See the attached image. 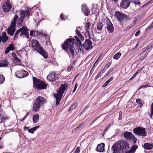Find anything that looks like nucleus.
Returning a JSON list of instances; mask_svg holds the SVG:
<instances>
[{
  "label": "nucleus",
  "mask_w": 153,
  "mask_h": 153,
  "mask_svg": "<svg viewBox=\"0 0 153 153\" xmlns=\"http://www.w3.org/2000/svg\"><path fill=\"white\" fill-rule=\"evenodd\" d=\"M109 83L107 82L106 81L105 83L104 84L102 85V88H104Z\"/></svg>",
  "instance_id": "49"
},
{
  "label": "nucleus",
  "mask_w": 153,
  "mask_h": 153,
  "mask_svg": "<svg viewBox=\"0 0 153 153\" xmlns=\"http://www.w3.org/2000/svg\"><path fill=\"white\" fill-rule=\"evenodd\" d=\"M78 37L79 39H78L77 37H76V39L77 40V42L79 43L80 42L79 40H80L82 41H83L84 39V36L82 34L80 36H79Z\"/></svg>",
  "instance_id": "34"
},
{
  "label": "nucleus",
  "mask_w": 153,
  "mask_h": 153,
  "mask_svg": "<svg viewBox=\"0 0 153 153\" xmlns=\"http://www.w3.org/2000/svg\"><path fill=\"white\" fill-rule=\"evenodd\" d=\"M115 16L118 20V21L121 24L124 23L126 21L130 20L131 19L126 15L121 13L119 11L115 12Z\"/></svg>",
  "instance_id": "6"
},
{
  "label": "nucleus",
  "mask_w": 153,
  "mask_h": 153,
  "mask_svg": "<svg viewBox=\"0 0 153 153\" xmlns=\"http://www.w3.org/2000/svg\"><path fill=\"white\" fill-rule=\"evenodd\" d=\"M136 76V75H135L134 74V75L132 76L130 79V80H131L133 79Z\"/></svg>",
  "instance_id": "63"
},
{
  "label": "nucleus",
  "mask_w": 153,
  "mask_h": 153,
  "mask_svg": "<svg viewBox=\"0 0 153 153\" xmlns=\"http://www.w3.org/2000/svg\"><path fill=\"white\" fill-rule=\"evenodd\" d=\"M82 124L80 125L79 126L75 128L73 130L74 131H75L76 130H79V129L81 128L82 127Z\"/></svg>",
  "instance_id": "42"
},
{
  "label": "nucleus",
  "mask_w": 153,
  "mask_h": 153,
  "mask_svg": "<svg viewBox=\"0 0 153 153\" xmlns=\"http://www.w3.org/2000/svg\"><path fill=\"white\" fill-rule=\"evenodd\" d=\"M105 144L102 143L97 145V151L100 152H103L104 150Z\"/></svg>",
  "instance_id": "24"
},
{
  "label": "nucleus",
  "mask_w": 153,
  "mask_h": 153,
  "mask_svg": "<svg viewBox=\"0 0 153 153\" xmlns=\"http://www.w3.org/2000/svg\"><path fill=\"white\" fill-rule=\"evenodd\" d=\"M73 69V68L72 66H70L69 67H68L67 70L68 71H70L71 70H72Z\"/></svg>",
  "instance_id": "48"
},
{
  "label": "nucleus",
  "mask_w": 153,
  "mask_h": 153,
  "mask_svg": "<svg viewBox=\"0 0 153 153\" xmlns=\"http://www.w3.org/2000/svg\"><path fill=\"white\" fill-rule=\"evenodd\" d=\"M153 27V22L146 29V30L147 31L150 30Z\"/></svg>",
  "instance_id": "39"
},
{
  "label": "nucleus",
  "mask_w": 153,
  "mask_h": 153,
  "mask_svg": "<svg viewBox=\"0 0 153 153\" xmlns=\"http://www.w3.org/2000/svg\"><path fill=\"white\" fill-rule=\"evenodd\" d=\"M137 148V145L134 146L129 151H126L125 153H134Z\"/></svg>",
  "instance_id": "28"
},
{
  "label": "nucleus",
  "mask_w": 153,
  "mask_h": 153,
  "mask_svg": "<svg viewBox=\"0 0 153 153\" xmlns=\"http://www.w3.org/2000/svg\"><path fill=\"white\" fill-rule=\"evenodd\" d=\"M78 85V84H77V83L75 85L74 87V89L75 90H76V89L77 88Z\"/></svg>",
  "instance_id": "60"
},
{
  "label": "nucleus",
  "mask_w": 153,
  "mask_h": 153,
  "mask_svg": "<svg viewBox=\"0 0 153 153\" xmlns=\"http://www.w3.org/2000/svg\"><path fill=\"white\" fill-rule=\"evenodd\" d=\"M106 71V69L105 68H103L102 70L100 71L101 72H102V74L104 73Z\"/></svg>",
  "instance_id": "56"
},
{
  "label": "nucleus",
  "mask_w": 153,
  "mask_h": 153,
  "mask_svg": "<svg viewBox=\"0 0 153 153\" xmlns=\"http://www.w3.org/2000/svg\"><path fill=\"white\" fill-rule=\"evenodd\" d=\"M122 114L123 113L121 111H120L119 112V120H121L122 119Z\"/></svg>",
  "instance_id": "41"
},
{
  "label": "nucleus",
  "mask_w": 153,
  "mask_h": 153,
  "mask_svg": "<svg viewBox=\"0 0 153 153\" xmlns=\"http://www.w3.org/2000/svg\"><path fill=\"white\" fill-rule=\"evenodd\" d=\"M34 86L39 90H42L46 89L47 85L42 80L37 79V78L33 77Z\"/></svg>",
  "instance_id": "7"
},
{
  "label": "nucleus",
  "mask_w": 153,
  "mask_h": 153,
  "mask_svg": "<svg viewBox=\"0 0 153 153\" xmlns=\"http://www.w3.org/2000/svg\"><path fill=\"white\" fill-rule=\"evenodd\" d=\"M111 62H108L106 65L105 66V68L107 69L109 68V67L111 65Z\"/></svg>",
  "instance_id": "44"
},
{
  "label": "nucleus",
  "mask_w": 153,
  "mask_h": 153,
  "mask_svg": "<svg viewBox=\"0 0 153 153\" xmlns=\"http://www.w3.org/2000/svg\"><path fill=\"white\" fill-rule=\"evenodd\" d=\"M26 118V117L24 116V117L23 118L21 119L20 120V121L21 122H22Z\"/></svg>",
  "instance_id": "61"
},
{
  "label": "nucleus",
  "mask_w": 153,
  "mask_h": 153,
  "mask_svg": "<svg viewBox=\"0 0 153 153\" xmlns=\"http://www.w3.org/2000/svg\"><path fill=\"white\" fill-rule=\"evenodd\" d=\"M123 136L127 140H132L133 143H135L137 141V139L131 132L127 131L123 133Z\"/></svg>",
  "instance_id": "11"
},
{
  "label": "nucleus",
  "mask_w": 153,
  "mask_h": 153,
  "mask_svg": "<svg viewBox=\"0 0 153 153\" xmlns=\"http://www.w3.org/2000/svg\"><path fill=\"white\" fill-rule=\"evenodd\" d=\"M103 26V24L102 22H98L97 24V27H96V29L97 31L100 32Z\"/></svg>",
  "instance_id": "25"
},
{
  "label": "nucleus",
  "mask_w": 153,
  "mask_h": 153,
  "mask_svg": "<svg viewBox=\"0 0 153 153\" xmlns=\"http://www.w3.org/2000/svg\"><path fill=\"white\" fill-rule=\"evenodd\" d=\"M105 21L106 22V27L108 32L110 33H112L114 31V28L111 21L108 18H106Z\"/></svg>",
  "instance_id": "12"
},
{
  "label": "nucleus",
  "mask_w": 153,
  "mask_h": 153,
  "mask_svg": "<svg viewBox=\"0 0 153 153\" xmlns=\"http://www.w3.org/2000/svg\"><path fill=\"white\" fill-rule=\"evenodd\" d=\"M129 144L125 140L119 141L116 142L111 147L113 153H120L129 148Z\"/></svg>",
  "instance_id": "2"
},
{
  "label": "nucleus",
  "mask_w": 153,
  "mask_h": 153,
  "mask_svg": "<svg viewBox=\"0 0 153 153\" xmlns=\"http://www.w3.org/2000/svg\"><path fill=\"white\" fill-rule=\"evenodd\" d=\"M136 102L139 105V106L141 107L143 105V104L141 102V100L140 99H137L136 100Z\"/></svg>",
  "instance_id": "35"
},
{
  "label": "nucleus",
  "mask_w": 153,
  "mask_h": 153,
  "mask_svg": "<svg viewBox=\"0 0 153 153\" xmlns=\"http://www.w3.org/2000/svg\"><path fill=\"white\" fill-rule=\"evenodd\" d=\"M67 86L66 84H62L57 91L56 94H54V96L56 99V104L58 105L61 100L62 95Z\"/></svg>",
  "instance_id": "5"
},
{
  "label": "nucleus",
  "mask_w": 153,
  "mask_h": 153,
  "mask_svg": "<svg viewBox=\"0 0 153 153\" xmlns=\"http://www.w3.org/2000/svg\"><path fill=\"white\" fill-rule=\"evenodd\" d=\"M5 80L4 77L2 75H0V84L4 83Z\"/></svg>",
  "instance_id": "36"
},
{
  "label": "nucleus",
  "mask_w": 153,
  "mask_h": 153,
  "mask_svg": "<svg viewBox=\"0 0 153 153\" xmlns=\"http://www.w3.org/2000/svg\"><path fill=\"white\" fill-rule=\"evenodd\" d=\"M75 31L76 34H77L78 37L81 35V34L80 33L79 30H76Z\"/></svg>",
  "instance_id": "46"
},
{
  "label": "nucleus",
  "mask_w": 153,
  "mask_h": 153,
  "mask_svg": "<svg viewBox=\"0 0 153 153\" xmlns=\"http://www.w3.org/2000/svg\"><path fill=\"white\" fill-rule=\"evenodd\" d=\"M151 114H153V102L151 105Z\"/></svg>",
  "instance_id": "52"
},
{
  "label": "nucleus",
  "mask_w": 153,
  "mask_h": 153,
  "mask_svg": "<svg viewBox=\"0 0 153 153\" xmlns=\"http://www.w3.org/2000/svg\"><path fill=\"white\" fill-rule=\"evenodd\" d=\"M143 147L145 149L147 150L152 149H153V143H145Z\"/></svg>",
  "instance_id": "26"
},
{
  "label": "nucleus",
  "mask_w": 153,
  "mask_h": 153,
  "mask_svg": "<svg viewBox=\"0 0 153 153\" xmlns=\"http://www.w3.org/2000/svg\"><path fill=\"white\" fill-rule=\"evenodd\" d=\"M2 41L3 42L5 43L8 39V37L6 36V33L5 32H4L2 33Z\"/></svg>",
  "instance_id": "29"
},
{
  "label": "nucleus",
  "mask_w": 153,
  "mask_h": 153,
  "mask_svg": "<svg viewBox=\"0 0 153 153\" xmlns=\"http://www.w3.org/2000/svg\"><path fill=\"white\" fill-rule=\"evenodd\" d=\"M148 87V84H146V85H143L142 86H140V87H139V88H138V89H140L143 88H146V87Z\"/></svg>",
  "instance_id": "47"
},
{
  "label": "nucleus",
  "mask_w": 153,
  "mask_h": 153,
  "mask_svg": "<svg viewBox=\"0 0 153 153\" xmlns=\"http://www.w3.org/2000/svg\"><path fill=\"white\" fill-rule=\"evenodd\" d=\"M78 104L75 103L73 104L69 108V111H71L75 109L77 106Z\"/></svg>",
  "instance_id": "32"
},
{
  "label": "nucleus",
  "mask_w": 153,
  "mask_h": 153,
  "mask_svg": "<svg viewBox=\"0 0 153 153\" xmlns=\"http://www.w3.org/2000/svg\"><path fill=\"white\" fill-rule=\"evenodd\" d=\"M39 36H44L45 37V39H47L46 41V43L48 45V43H49V37L48 36L47 34L46 33H44L43 30L39 32Z\"/></svg>",
  "instance_id": "23"
},
{
  "label": "nucleus",
  "mask_w": 153,
  "mask_h": 153,
  "mask_svg": "<svg viewBox=\"0 0 153 153\" xmlns=\"http://www.w3.org/2000/svg\"><path fill=\"white\" fill-rule=\"evenodd\" d=\"M30 15V12L29 10H22L20 14V18L18 20L17 25L18 27L21 26V25L23 22L24 19L27 18H28Z\"/></svg>",
  "instance_id": "9"
},
{
  "label": "nucleus",
  "mask_w": 153,
  "mask_h": 153,
  "mask_svg": "<svg viewBox=\"0 0 153 153\" xmlns=\"http://www.w3.org/2000/svg\"><path fill=\"white\" fill-rule=\"evenodd\" d=\"M39 32L38 31H34V36H39Z\"/></svg>",
  "instance_id": "50"
},
{
  "label": "nucleus",
  "mask_w": 153,
  "mask_h": 153,
  "mask_svg": "<svg viewBox=\"0 0 153 153\" xmlns=\"http://www.w3.org/2000/svg\"><path fill=\"white\" fill-rule=\"evenodd\" d=\"M61 19L62 20H64L65 19L64 18V16L63 14H61L60 16Z\"/></svg>",
  "instance_id": "58"
},
{
  "label": "nucleus",
  "mask_w": 153,
  "mask_h": 153,
  "mask_svg": "<svg viewBox=\"0 0 153 153\" xmlns=\"http://www.w3.org/2000/svg\"><path fill=\"white\" fill-rule=\"evenodd\" d=\"M12 7V4L9 1L5 2L2 6L3 10L5 13L8 12Z\"/></svg>",
  "instance_id": "14"
},
{
  "label": "nucleus",
  "mask_w": 153,
  "mask_h": 153,
  "mask_svg": "<svg viewBox=\"0 0 153 153\" xmlns=\"http://www.w3.org/2000/svg\"><path fill=\"white\" fill-rule=\"evenodd\" d=\"M22 28L20 36L21 37H26L28 39L29 38V35L27 32V29L26 26H23Z\"/></svg>",
  "instance_id": "19"
},
{
  "label": "nucleus",
  "mask_w": 153,
  "mask_h": 153,
  "mask_svg": "<svg viewBox=\"0 0 153 153\" xmlns=\"http://www.w3.org/2000/svg\"><path fill=\"white\" fill-rule=\"evenodd\" d=\"M18 18L19 16L18 15H15L14 18L12 21L10 27L7 29L8 33L11 36L13 35L15 32L16 21Z\"/></svg>",
  "instance_id": "8"
},
{
  "label": "nucleus",
  "mask_w": 153,
  "mask_h": 153,
  "mask_svg": "<svg viewBox=\"0 0 153 153\" xmlns=\"http://www.w3.org/2000/svg\"><path fill=\"white\" fill-rule=\"evenodd\" d=\"M47 79L49 81L53 82L58 79V75H56L55 72H53L50 73L47 76Z\"/></svg>",
  "instance_id": "13"
},
{
  "label": "nucleus",
  "mask_w": 153,
  "mask_h": 153,
  "mask_svg": "<svg viewBox=\"0 0 153 153\" xmlns=\"http://www.w3.org/2000/svg\"><path fill=\"white\" fill-rule=\"evenodd\" d=\"M82 13L85 16H88L90 14V11L88 6L85 4L82 5Z\"/></svg>",
  "instance_id": "18"
},
{
  "label": "nucleus",
  "mask_w": 153,
  "mask_h": 153,
  "mask_svg": "<svg viewBox=\"0 0 153 153\" xmlns=\"http://www.w3.org/2000/svg\"><path fill=\"white\" fill-rule=\"evenodd\" d=\"M111 125H109L105 128V129L104 130V131L105 132H106L111 127Z\"/></svg>",
  "instance_id": "45"
},
{
  "label": "nucleus",
  "mask_w": 153,
  "mask_h": 153,
  "mask_svg": "<svg viewBox=\"0 0 153 153\" xmlns=\"http://www.w3.org/2000/svg\"><path fill=\"white\" fill-rule=\"evenodd\" d=\"M130 0H122L120 3V6L124 9H126L130 5Z\"/></svg>",
  "instance_id": "20"
},
{
  "label": "nucleus",
  "mask_w": 153,
  "mask_h": 153,
  "mask_svg": "<svg viewBox=\"0 0 153 153\" xmlns=\"http://www.w3.org/2000/svg\"><path fill=\"white\" fill-rule=\"evenodd\" d=\"M10 51H11V50H10V49H9L8 47H7L5 51V53H8Z\"/></svg>",
  "instance_id": "54"
},
{
  "label": "nucleus",
  "mask_w": 153,
  "mask_h": 153,
  "mask_svg": "<svg viewBox=\"0 0 153 153\" xmlns=\"http://www.w3.org/2000/svg\"><path fill=\"white\" fill-rule=\"evenodd\" d=\"M86 35L88 36V37L89 39H91V33L90 31V30L86 31Z\"/></svg>",
  "instance_id": "40"
},
{
  "label": "nucleus",
  "mask_w": 153,
  "mask_h": 153,
  "mask_svg": "<svg viewBox=\"0 0 153 153\" xmlns=\"http://www.w3.org/2000/svg\"><path fill=\"white\" fill-rule=\"evenodd\" d=\"M114 78L113 77H111L109 79H108L107 81L109 83L111 82L113 79Z\"/></svg>",
  "instance_id": "55"
},
{
  "label": "nucleus",
  "mask_w": 153,
  "mask_h": 153,
  "mask_svg": "<svg viewBox=\"0 0 153 153\" xmlns=\"http://www.w3.org/2000/svg\"><path fill=\"white\" fill-rule=\"evenodd\" d=\"M28 73L26 71L22 70L18 71L16 73V76L19 78H23L28 75Z\"/></svg>",
  "instance_id": "15"
},
{
  "label": "nucleus",
  "mask_w": 153,
  "mask_h": 153,
  "mask_svg": "<svg viewBox=\"0 0 153 153\" xmlns=\"http://www.w3.org/2000/svg\"><path fill=\"white\" fill-rule=\"evenodd\" d=\"M8 47L11 51L14 50L15 48L14 45L12 43L10 44Z\"/></svg>",
  "instance_id": "38"
},
{
  "label": "nucleus",
  "mask_w": 153,
  "mask_h": 153,
  "mask_svg": "<svg viewBox=\"0 0 153 153\" xmlns=\"http://www.w3.org/2000/svg\"><path fill=\"white\" fill-rule=\"evenodd\" d=\"M39 120V115L38 114L36 113L33 115V120L34 123H37Z\"/></svg>",
  "instance_id": "27"
},
{
  "label": "nucleus",
  "mask_w": 153,
  "mask_h": 153,
  "mask_svg": "<svg viewBox=\"0 0 153 153\" xmlns=\"http://www.w3.org/2000/svg\"><path fill=\"white\" fill-rule=\"evenodd\" d=\"M133 2L135 5H138L140 4V2L134 1Z\"/></svg>",
  "instance_id": "53"
},
{
  "label": "nucleus",
  "mask_w": 153,
  "mask_h": 153,
  "mask_svg": "<svg viewBox=\"0 0 153 153\" xmlns=\"http://www.w3.org/2000/svg\"><path fill=\"white\" fill-rule=\"evenodd\" d=\"M121 55V53L120 52H118L115 54L113 57L114 59L117 60L120 57Z\"/></svg>",
  "instance_id": "33"
},
{
  "label": "nucleus",
  "mask_w": 153,
  "mask_h": 153,
  "mask_svg": "<svg viewBox=\"0 0 153 153\" xmlns=\"http://www.w3.org/2000/svg\"><path fill=\"white\" fill-rule=\"evenodd\" d=\"M46 99L42 96H39L36 99L32 107L33 110L36 112L39 111L42 106L46 102Z\"/></svg>",
  "instance_id": "4"
},
{
  "label": "nucleus",
  "mask_w": 153,
  "mask_h": 153,
  "mask_svg": "<svg viewBox=\"0 0 153 153\" xmlns=\"http://www.w3.org/2000/svg\"><path fill=\"white\" fill-rule=\"evenodd\" d=\"M34 34V31L33 30H31L30 31V36H32Z\"/></svg>",
  "instance_id": "59"
},
{
  "label": "nucleus",
  "mask_w": 153,
  "mask_h": 153,
  "mask_svg": "<svg viewBox=\"0 0 153 153\" xmlns=\"http://www.w3.org/2000/svg\"><path fill=\"white\" fill-rule=\"evenodd\" d=\"M110 73L109 71H108L107 72L106 74H105V75L104 76V77H106L107 76H108Z\"/></svg>",
  "instance_id": "64"
},
{
  "label": "nucleus",
  "mask_w": 153,
  "mask_h": 153,
  "mask_svg": "<svg viewBox=\"0 0 153 153\" xmlns=\"http://www.w3.org/2000/svg\"><path fill=\"white\" fill-rule=\"evenodd\" d=\"M32 47L42 55L45 58L47 59L48 58V53L40 46L37 41L35 40L32 41Z\"/></svg>",
  "instance_id": "3"
},
{
  "label": "nucleus",
  "mask_w": 153,
  "mask_h": 153,
  "mask_svg": "<svg viewBox=\"0 0 153 153\" xmlns=\"http://www.w3.org/2000/svg\"><path fill=\"white\" fill-rule=\"evenodd\" d=\"M22 29V28H20L17 30V31L15 33L14 36V40H16L17 39L18 36H19V33H21Z\"/></svg>",
  "instance_id": "30"
},
{
  "label": "nucleus",
  "mask_w": 153,
  "mask_h": 153,
  "mask_svg": "<svg viewBox=\"0 0 153 153\" xmlns=\"http://www.w3.org/2000/svg\"><path fill=\"white\" fill-rule=\"evenodd\" d=\"M75 40L73 38H69L62 45V48L69 53V56H72L73 58L75 55V49L74 45H76Z\"/></svg>",
  "instance_id": "1"
},
{
  "label": "nucleus",
  "mask_w": 153,
  "mask_h": 153,
  "mask_svg": "<svg viewBox=\"0 0 153 153\" xmlns=\"http://www.w3.org/2000/svg\"><path fill=\"white\" fill-rule=\"evenodd\" d=\"M91 26V24L90 22H88L85 25V28L86 31L90 30V27Z\"/></svg>",
  "instance_id": "37"
},
{
  "label": "nucleus",
  "mask_w": 153,
  "mask_h": 153,
  "mask_svg": "<svg viewBox=\"0 0 153 153\" xmlns=\"http://www.w3.org/2000/svg\"><path fill=\"white\" fill-rule=\"evenodd\" d=\"M12 56L13 57V61L14 63L18 64L21 62V60L16 56L15 53H13L12 54Z\"/></svg>",
  "instance_id": "22"
},
{
  "label": "nucleus",
  "mask_w": 153,
  "mask_h": 153,
  "mask_svg": "<svg viewBox=\"0 0 153 153\" xmlns=\"http://www.w3.org/2000/svg\"><path fill=\"white\" fill-rule=\"evenodd\" d=\"M141 70V69H139L136 72V73L134 74L136 76L137 75V74L139 73H140Z\"/></svg>",
  "instance_id": "57"
},
{
  "label": "nucleus",
  "mask_w": 153,
  "mask_h": 153,
  "mask_svg": "<svg viewBox=\"0 0 153 153\" xmlns=\"http://www.w3.org/2000/svg\"><path fill=\"white\" fill-rule=\"evenodd\" d=\"M39 127V126H37L34 127H33L30 129H28L27 131L29 133L31 134H33L34 131L38 128Z\"/></svg>",
  "instance_id": "31"
},
{
  "label": "nucleus",
  "mask_w": 153,
  "mask_h": 153,
  "mask_svg": "<svg viewBox=\"0 0 153 153\" xmlns=\"http://www.w3.org/2000/svg\"><path fill=\"white\" fill-rule=\"evenodd\" d=\"M140 30H138L135 34V36H138L140 34Z\"/></svg>",
  "instance_id": "51"
},
{
  "label": "nucleus",
  "mask_w": 153,
  "mask_h": 153,
  "mask_svg": "<svg viewBox=\"0 0 153 153\" xmlns=\"http://www.w3.org/2000/svg\"><path fill=\"white\" fill-rule=\"evenodd\" d=\"M29 128V127H27L26 126H25L24 127V130H26L27 129L28 130Z\"/></svg>",
  "instance_id": "62"
},
{
  "label": "nucleus",
  "mask_w": 153,
  "mask_h": 153,
  "mask_svg": "<svg viewBox=\"0 0 153 153\" xmlns=\"http://www.w3.org/2000/svg\"><path fill=\"white\" fill-rule=\"evenodd\" d=\"M133 131L134 134L139 136L145 137L147 133L146 128L141 127H139L134 128Z\"/></svg>",
  "instance_id": "10"
},
{
  "label": "nucleus",
  "mask_w": 153,
  "mask_h": 153,
  "mask_svg": "<svg viewBox=\"0 0 153 153\" xmlns=\"http://www.w3.org/2000/svg\"><path fill=\"white\" fill-rule=\"evenodd\" d=\"M92 42L89 39H86L84 43L83 44V46L86 50H89L93 48L92 45Z\"/></svg>",
  "instance_id": "16"
},
{
  "label": "nucleus",
  "mask_w": 153,
  "mask_h": 153,
  "mask_svg": "<svg viewBox=\"0 0 153 153\" xmlns=\"http://www.w3.org/2000/svg\"><path fill=\"white\" fill-rule=\"evenodd\" d=\"M151 47L147 48L146 50L141 53L139 56V60L140 61H143L144 59L151 50Z\"/></svg>",
  "instance_id": "17"
},
{
  "label": "nucleus",
  "mask_w": 153,
  "mask_h": 153,
  "mask_svg": "<svg viewBox=\"0 0 153 153\" xmlns=\"http://www.w3.org/2000/svg\"><path fill=\"white\" fill-rule=\"evenodd\" d=\"M9 62L6 59H4L0 61V67H7Z\"/></svg>",
  "instance_id": "21"
},
{
  "label": "nucleus",
  "mask_w": 153,
  "mask_h": 153,
  "mask_svg": "<svg viewBox=\"0 0 153 153\" xmlns=\"http://www.w3.org/2000/svg\"><path fill=\"white\" fill-rule=\"evenodd\" d=\"M102 74H103L102 72H101L100 71V72H99V73L97 75V76L96 78V79H97V78L100 77Z\"/></svg>",
  "instance_id": "43"
}]
</instances>
